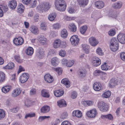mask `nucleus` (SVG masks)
Returning <instances> with one entry per match:
<instances>
[{"label": "nucleus", "mask_w": 125, "mask_h": 125, "mask_svg": "<svg viewBox=\"0 0 125 125\" xmlns=\"http://www.w3.org/2000/svg\"><path fill=\"white\" fill-rule=\"evenodd\" d=\"M97 106L100 110L101 111H106L108 109L109 107L108 105L103 101L99 102Z\"/></svg>", "instance_id": "1"}, {"label": "nucleus", "mask_w": 125, "mask_h": 125, "mask_svg": "<svg viewBox=\"0 0 125 125\" xmlns=\"http://www.w3.org/2000/svg\"><path fill=\"white\" fill-rule=\"evenodd\" d=\"M70 41L72 44L75 46L78 43L79 39L78 38V36L76 35L72 36L70 38Z\"/></svg>", "instance_id": "2"}, {"label": "nucleus", "mask_w": 125, "mask_h": 125, "mask_svg": "<svg viewBox=\"0 0 125 125\" xmlns=\"http://www.w3.org/2000/svg\"><path fill=\"white\" fill-rule=\"evenodd\" d=\"M29 78V74L27 73H24L20 76V82L22 83H24L27 81Z\"/></svg>", "instance_id": "3"}, {"label": "nucleus", "mask_w": 125, "mask_h": 125, "mask_svg": "<svg viewBox=\"0 0 125 125\" xmlns=\"http://www.w3.org/2000/svg\"><path fill=\"white\" fill-rule=\"evenodd\" d=\"M23 39L21 37L15 38L13 40L14 44L17 46L21 45L23 43Z\"/></svg>", "instance_id": "4"}, {"label": "nucleus", "mask_w": 125, "mask_h": 125, "mask_svg": "<svg viewBox=\"0 0 125 125\" xmlns=\"http://www.w3.org/2000/svg\"><path fill=\"white\" fill-rule=\"evenodd\" d=\"M97 112L95 109H93L87 112L86 114L90 118L94 117L96 116Z\"/></svg>", "instance_id": "5"}, {"label": "nucleus", "mask_w": 125, "mask_h": 125, "mask_svg": "<svg viewBox=\"0 0 125 125\" xmlns=\"http://www.w3.org/2000/svg\"><path fill=\"white\" fill-rule=\"evenodd\" d=\"M89 42L90 44L94 46H96L98 43V41L93 37H91L89 38Z\"/></svg>", "instance_id": "6"}, {"label": "nucleus", "mask_w": 125, "mask_h": 125, "mask_svg": "<svg viewBox=\"0 0 125 125\" xmlns=\"http://www.w3.org/2000/svg\"><path fill=\"white\" fill-rule=\"evenodd\" d=\"M117 38L120 43L123 44H125V35L122 33L119 34Z\"/></svg>", "instance_id": "7"}, {"label": "nucleus", "mask_w": 125, "mask_h": 125, "mask_svg": "<svg viewBox=\"0 0 125 125\" xmlns=\"http://www.w3.org/2000/svg\"><path fill=\"white\" fill-rule=\"evenodd\" d=\"M39 6L41 10L45 11L47 10L50 8V6L48 3H42Z\"/></svg>", "instance_id": "8"}, {"label": "nucleus", "mask_w": 125, "mask_h": 125, "mask_svg": "<svg viewBox=\"0 0 125 125\" xmlns=\"http://www.w3.org/2000/svg\"><path fill=\"white\" fill-rule=\"evenodd\" d=\"M57 103L58 105L60 107H66L67 105L66 102L64 99H63L58 101Z\"/></svg>", "instance_id": "9"}, {"label": "nucleus", "mask_w": 125, "mask_h": 125, "mask_svg": "<svg viewBox=\"0 0 125 125\" xmlns=\"http://www.w3.org/2000/svg\"><path fill=\"white\" fill-rule=\"evenodd\" d=\"M78 2L81 7H84L88 4L89 0H78Z\"/></svg>", "instance_id": "10"}, {"label": "nucleus", "mask_w": 125, "mask_h": 125, "mask_svg": "<svg viewBox=\"0 0 125 125\" xmlns=\"http://www.w3.org/2000/svg\"><path fill=\"white\" fill-rule=\"evenodd\" d=\"M44 78L46 81L49 83H52L54 80L52 77L48 74L44 76Z\"/></svg>", "instance_id": "11"}, {"label": "nucleus", "mask_w": 125, "mask_h": 125, "mask_svg": "<svg viewBox=\"0 0 125 125\" xmlns=\"http://www.w3.org/2000/svg\"><path fill=\"white\" fill-rule=\"evenodd\" d=\"M38 40L39 42L42 44H45L47 41V39L43 36H40L38 38Z\"/></svg>", "instance_id": "12"}, {"label": "nucleus", "mask_w": 125, "mask_h": 125, "mask_svg": "<svg viewBox=\"0 0 125 125\" xmlns=\"http://www.w3.org/2000/svg\"><path fill=\"white\" fill-rule=\"evenodd\" d=\"M122 4V2L121 1H119L113 4L112 7L115 9H118L121 7Z\"/></svg>", "instance_id": "13"}, {"label": "nucleus", "mask_w": 125, "mask_h": 125, "mask_svg": "<svg viewBox=\"0 0 125 125\" xmlns=\"http://www.w3.org/2000/svg\"><path fill=\"white\" fill-rule=\"evenodd\" d=\"M95 5L98 8L101 9L104 7V2L102 1H97L95 2Z\"/></svg>", "instance_id": "14"}, {"label": "nucleus", "mask_w": 125, "mask_h": 125, "mask_svg": "<svg viewBox=\"0 0 125 125\" xmlns=\"http://www.w3.org/2000/svg\"><path fill=\"white\" fill-rule=\"evenodd\" d=\"M51 63L52 66H56L59 63L58 59L56 57L52 58L51 60Z\"/></svg>", "instance_id": "15"}, {"label": "nucleus", "mask_w": 125, "mask_h": 125, "mask_svg": "<svg viewBox=\"0 0 125 125\" xmlns=\"http://www.w3.org/2000/svg\"><path fill=\"white\" fill-rule=\"evenodd\" d=\"M61 40L59 39H58L55 40L53 46L55 48L60 47V44L61 43Z\"/></svg>", "instance_id": "16"}, {"label": "nucleus", "mask_w": 125, "mask_h": 125, "mask_svg": "<svg viewBox=\"0 0 125 125\" xmlns=\"http://www.w3.org/2000/svg\"><path fill=\"white\" fill-rule=\"evenodd\" d=\"M50 110V107L48 105L44 106L41 109V112L43 113H46L49 112Z\"/></svg>", "instance_id": "17"}, {"label": "nucleus", "mask_w": 125, "mask_h": 125, "mask_svg": "<svg viewBox=\"0 0 125 125\" xmlns=\"http://www.w3.org/2000/svg\"><path fill=\"white\" fill-rule=\"evenodd\" d=\"M30 30L32 33L35 34H37L38 33V28L34 26H31Z\"/></svg>", "instance_id": "18"}, {"label": "nucleus", "mask_w": 125, "mask_h": 125, "mask_svg": "<svg viewBox=\"0 0 125 125\" xmlns=\"http://www.w3.org/2000/svg\"><path fill=\"white\" fill-rule=\"evenodd\" d=\"M101 84L99 83L96 82L93 85L94 89L95 91H100L101 89Z\"/></svg>", "instance_id": "19"}, {"label": "nucleus", "mask_w": 125, "mask_h": 125, "mask_svg": "<svg viewBox=\"0 0 125 125\" xmlns=\"http://www.w3.org/2000/svg\"><path fill=\"white\" fill-rule=\"evenodd\" d=\"M68 27L69 30L73 32H75L77 30L76 25L73 23H71L69 24Z\"/></svg>", "instance_id": "20"}, {"label": "nucleus", "mask_w": 125, "mask_h": 125, "mask_svg": "<svg viewBox=\"0 0 125 125\" xmlns=\"http://www.w3.org/2000/svg\"><path fill=\"white\" fill-rule=\"evenodd\" d=\"M94 74L95 76L102 75L106 76V73H104L99 70H96L94 72Z\"/></svg>", "instance_id": "21"}, {"label": "nucleus", "mask_w": 125, "mask_h": 125, "mask_svg": "<svg viewBox=\"0 0 125 125\" xmlns=\"http://www.w3.org/2000/svg\"><path fill=\"white\" fill-rule=\"evenodd\" d=\"M54 94L55 96L59 97L63 95L64 92L62 90H58L54 91Z\"/></svg>", "instance_id": "22"}, {"label": "nucleus", "mask_w": 125, "mask_h": 125, "mask_svg": "<svg viewBox=\"0 0 125 125\" xmlns=\"http://www.w3.org/2000/svg\"><path fill=\"white\" fill-rule=\"evenodd\" d=\"M21 92V91L19 89H17L14 90L12 93V96L16 97L19 95Z\"/></svg>", "instance_id": "23"}, {"label": "nucleus", "mask_w": 125, "mask_h": 125, "mask_svg": "<svg viewBox=\"0 0 125 125\" xmlns=\"http://www.w3.org/2000/svg\"><path fill=\"white\" fill-rule=\"evenodd\" d=\"M72 114L73 116H76L78 117H80L82 116L81 112L78 110L74 111Z\"/></svg>", "instance_id": "24"}, {"label": "nucleus", "mask_w": 125, "mask_h": 125, "mask_svg": "<svg viewBox=\"0 0 125 125\" xmlns=\"http://www.w3.org/2000/svg\"><path fill=\"white\" fill-rule=\"evenodd\" d=\"M17 11L20 13H23L24 10V6L21 4H20L18 6Z\"/></svg>", "instance_id": "25"}, {"label": "nucleus", "mask_w": 125, "mask_h": 125, "mask_svg": "<svg viewBox=\"0 0 125 125\" xmlns=\"http://www.w3.org/2000/svg\"><path fill=\"white\" fill-rule=\"evenodd\" d=\"M55 6H58L60 5H66L65 2L64 0H55Z\"/></svg>", "instance_id": "26"}, {"label": "nucleus", "mask_w": 125, "mask_h": 125, "mask_svg": "<svg viewBox=\"0 0 125 125\" xmlns=\"http://www.w3.org/2000/svg\"><path fill=\"white\" fill-rule=\"evenodd\" d=\"M17 6V3L15 0H12L10 2L9 6L11 9H15Z\"/></svg>", "instance_id": "27"}, {"label": "nucleus", "mask_w": 125, "mask_h": 125, "mask_svg": "<svg viewBox=\"0 0 125 125\" xmlns=\"http://www.w3.org/2000/svg\"><path fill=\"white\" fill-rule=\"evenodd\" d=\"M82 47L85 53L87 54L89 53L90 47L89 45L85 44H83Z\"/></svg>", "instance_id": "28"}, {"label": "nucleus", "mask_w": 125, "mask_h": 125, "mask_svg": "<svg viewBox=\"0 0 125 125\" xmlns=\"http://www.w3.org/2000/svg\"><path fill=\"white\" fill-rule=\"evenodd\" d=\"M11 88V86H6L2 87V91L3 92L6 93L9 92Z\"/></svg>", "instance_id": "29"}, {"label": "nucleus", "mask_w": 125, "mask_h": 125, "mask_svg": "<svg viewBox=\"0 0 125 125\" xmlns=\"http://www.w3.org/2000/svg\"><path fill=\"white\" fill-rule=\"evenodd\" d=\"M14 67V64L12 62L9 63L6 66L3 68L5 69H12Z\"/></svg>", "instance_id": "30"}, {"label": "nucleus", "mask_w": 125, "mask_h": 125, "mask_svg": "<svg viewBox=\"0 0 125 125\" xmlns=\"http://www.w3.org/2000/svg\"><path fill=\"white\" fill-rule=\"evenodd\" d=\"M38 57L41 58L44 55V51L43 50L42 48H39L38 50Z\"/></svg>", "instance_id": "31"}, {"label": "nucleus", "mask_w": 125, "mask_h": 125, "mask_svg": "<svg viewBox=\"0 0 125 125\" xmlns=\"http://www.w3.org/2000/svg\"><path fill=\"white\" fill-rule=\"evenodd\" d=\"M66 5H60L58 6H55L56 8L59 10L61 11H64L66 8Z\"/></svg>", "instance_id": "32"}, {"label": "nucleus", "mask_w": 125, "mask_h": 125, "mask_svg": "<svg viewBox=\"0 0 125 125\" xmlns=\"http://www.w3.org/2000/svg\"><path fill=\"white\" fill-rule=\"evenodd\" d=\"M61 82L64 84L67 87H70V82L67 79H62Z\"/></svg>", "instance_id": "33"}, {"label": "nucleus", "mask_w": 125, "mask_h": 125, "mask_svg": "<svg viewBox=\"0 0 125 125\" xmlns=\"http://www.w3.org/2000/svg\"><path fill=\"white\" fill-rule=\"evenodd\" d=\"M117 82L115 79H112L109 83L110 86L113 87L117 84Z\"/></svg>", "instance_id": "34"}, {"label": "nucleus", "mask_w": 125, "mask_h": 125, "mask_svg": "<svg viewBox=\"0 0 125 125\" xmlns=\"http://www.w3.org/2000/svg\"><path fill=\"white\" fill-rule=\"evenodd\" d=\"M33 52V49L32 47H29L26 51V53L28 55H31Z\"/></svg>", "instance_id": "35"}, {"label": "nucleus", "mask_w": 125, "mask_h": 125, "mask_svg": "<svg viewBox=\"0 0 125 125\" xmlns=\"http://www.w3.org/2000/svg\"><path fill=\"white\" fill-rule=\"evenodd\" d=\"M42 95V97L46 98H49L50 96V95L48 94V92H47L45 90L43 89L42 91L41 92Z\"/></svg>", "instance_id": "36"}, {"label": "nucleus", "mask_w": 125, "mask_h": 125, "mask_svg": "<svg viewBox=\"0 0 125 125\" xmlns=\"http://www.w3.org/2000/svg\"><path fill=\"white\" fill-rule=\"evenodd\" d=\"M86 72L83 69L80 70L79 71L78 74L82 78H83L86 76Z\"/></svg>", "instance_id": "37"}, {"label": "nucleus", "mask_w": 125, "mask_h": 125, "mask_svg": "<svg viewBox=\"0 0 125 125\" xmlns=\"http://www.w3.org/2000/svg\"><path fill=\"white\" fill-rule=\"evenodd\" d=\"M68 33L67 30L65 29H63L61 32V36L63 38H66L67 36Z\"/></svg>", "instance_id": "38"}, {"label": "nucleus", "mask_w": 125, "mask_h": 125, "mask_svg": "<svg viewBox=\"0 0 125 125\" xmlns=\"http://www.w3.org/2000/svg\"><path fill=\"white\" fill-rule=\"evenodd\" d=\"M118 44H115V45H110V48L113 51H116L118 49Z\"/></svg>", "instance_id": "39"}, {"label": "nucleus", "mask_w": 125, "mask_h": 125, "mask_svg": "<svg viewBox=\"0 0 125 125\" xmlns=\"http://www.w3.org/2000/svg\"><path fill=\"white\" fill-rule=\"evenodd\" d=\"M5 75L2 72H0V83L4 82L5 80Z\"/></svg>", "instance_id": "40"}, {"label": "nucleus", "mask_w": 125, "mask_h": 125, "mask_svg": "<svg viewBox=\"0 0 125 125\" xmlns=\"http://www.w3.org/2000/svg\"><path fill=\"white\" fill-rule=\"evenodd\" d=\"M101 117L103 119L105 118L111 120H112L113 119L112 115L110 114L105 115H102L101 116Z\"/></svg>", "instance_id": "41"}, {"label": "nucleus", "mask_w": 125, "mask_h": 125, "mask_svg": "<svg viewBox=\"0 0 125 125\" xmlns=\"http://www.w3.org/2000/svg\"><path fill=\"white\" fill-rule=\"evenodd\" d=\"M87 27L86 26H82L80 29V31L82 34H84L85 32Z\"/></svg>", "instance_id": "42"}, {"label": "nucleus", "mask_w": 125, "mask_h": 125, "mask_svg": "<svg viewBox=\"0 0 125 125\" xmlns=\"http://www.w3.org/2000/svg\"><path fill=\"white\" fill-rule=\"evenodd\" d=\"M111 92L110 91H108L104 92L102 94V96L104 98H108L111 95Z\"/></svg>", "instance_id": "43"}, {"label": "nucleus", "mask_w": 125, "mask_h": 125, "mask_svg": "<svg viewBox=\"0 0 125 125\" xmlns=\"http://www.w3.org/2000/svg\"><path fill=\"white\" fill-rule=\"evenodd\" d=\"M118 42L115 38H112L111 39L110 45L118 44Z\"/></svg>", "instance_id": "44"}, {"label": "nucleus", "mask_w": 125, "mask_h": 125, "mask_svg": "<svg viewBox=\"0 0 125 125\" xmlns=\"http://www.w3.org/2000/svg\"><path fill=\"white\" fill-rule=\"evenodd\" d=\"M93 103V102L90 101H84L83 104L85 106L92 105Z\"/></svg>", "instance_id": "45"}, {"label": "nucleus", "mask_w": 125, "mask_h": 125, "mask_svg": "<svg viewBox=\"0 0 125 125\" xmlns=\"http://www.w3.org/2000/svg\"><path fill=\"white\" fill-rule=\"evenodd\" d=\"M56 17V14L55 13H52L50 14L48 16V18L49 20L51 21H53Z\"/></svg>", "instance_id": "46"}, {"label": "nucleus", "mask_w": 125, "mask_h": 125, "mask_svg": "<svg viewBox=\"0 0 125 125\" xmlns=\"http://www.w3.org/2000/svg\"><path fill=\"white\" fill-rule=\"evenodd\" d=\"M35 114L34 113H30L26 114L25 118L26 119L28 117H35Z\"/></svg>", "instance_id": "47"}, {"label": "nucleus", "mask_w": 125, "mask_h": 125, "mask_svg": "<svg viewBox=\"0 0 125 125\" xmlns=\"http://www.w3.org/2000/svg\"><path fill=\"white\" fill-rule=\"evenodd\" d=\"M96 61L92 62L93 65L96 67L99 65L101 64L100 60H97Z\"/></svg>", "instance_id": "48"}, {"label": "nucleus", "mask_w": 125, "mask_h": 125, "mask_svg": "<svg viewBox=\"0 0 125 125\" xmlns=\"http://www.w3.org/2000/svg\"><path fill=\"white\" fill-rule=\"evenodd\" d=\"M5 115L4 111L2 110H0V119H3Z\"/></svg>", "instance_id": "49"}, {"label": "nucleus", "mask_w": 125, "mask_h": 125, "mask_svg": "<svg viewBox=\"0 0 125 125\" xmlns=\"http://www.w3.org/2000/svg\"><path fill=\"white\" fill-rule=\"evenodd\" d=\"M101 69L102 70H108V66L106 64V63L105 62L104 64L101 66Z\"/></svg>", "instance_id": "50"}, {"label": "nucleus", "mask_w": 125, "mask_h": 125, "mask_svg": "<svg viewBox=\"0 0 125 125\" xmlns=\"http://www.w3.org/2000/svg\"><path fill=\"white\" fill-rule=\"evenodd\" d=\"M40 28L42 30H46V24L44 22L42 23L40 25Z\"/></svg>", "instance_id": "51"}, {"label": "nucleus", "mask_w": 125, "mask_h": 125, "mask_svg": "<svg viewBox=\"0 0 125 125\" xmlns=\"http://www.w3.org/2000/svg\"><path fill=\"white\" fill-rule=\"evenodd\" d=\"M14 58L16 61L18 63H21L22 62V60L20 59V57L19 55L14 56Z\"/></svg>", "instance_id": "52"}, {"label": "nucleus", "mask_w": 125, "mask_h": 125, "mask_svg": "<svg viewBox=\"0 0 125 125\" xmlns=\"http://www.w3.org/2000/svg\"><path fill=\"white\" fill-rule=\"evenodd\" d=\"M74 62L73 60L68 61L67 66L68 67H70L74 64Z\"/></svg>", "instance_id": "53"}, {"label": "nucleus", "mask_w": 125, "mask_h": 125, "mask_svg": "<svg viewBox=\"0 0 125 125\" xmlns=\"http://www.w3.org/2000/svg\"><path fill=\"white\" fill-rule=\"evenodd\" d=\"M96 52L97 54L99 55H103L102 49L100 48H98L96 50Z\"/></svg>", "instance_id": "54"}, {"label": "nucleus", "mask_w": 125, "mask_h": 125, "mask_svg": "<svg viewBox=\"0 0 125 125\" xmlns=\"http://www.w3.org/2000/svg\"><path fill=\"white\" fill-rule=\"evenodd\" d=\"M50 117L49 116H41L39 117V121L40 122H41L42 121L45 119L49 118Z\"/></svg>", "instance_id": "55"}, {"label": "nucleus", "mask_w": 125, "mask_h": 125, "mask_svg": "<svg viewBox=\"0 0 125 125\" xmlns=\"http://www.w3.org/2000/svg\"><path fill=\"white\" fill-rule=\"evenodd\" d=\"M54 70L57 72L59 75L61 74L62 73V70L61 68H54Z\"/></svg>", "instance_id": "56"}, {"label": "nucleus", "mask_w": 125, "mask_h": 125, "mask_svg": "<svg viewBox=\"0 0 125 125\" xmlns=\"http://www.w3.org/2000/svg\"><path fill=\"white\" fill-rule=\"evenodd\" d=\"M68 114L66 112H64L62 114L61 116V118L62 119H64L66 118L67 117Z\"/></svg>", "instance_id": "57"}, {"label": "nucleus", "mask_w": 125, "mask_h": 125, "mask_svg": "<svg viewBox=\"0 0 125 125\" xmlns=\"http://www.w3.org/2000/svg\"><path fill=\"white\" fill-rule=\"evenodd\" d=\"M115 31L113 30H110L108 32V34L110 36H113L115 34Z\"/></svg>", "instance_id": "58"}, {"label": "nucleus", "mask_w": 125, "mask_h": 125, "mask_svg": "<svg viewBox=\"0 0 125 125\" xmlns=\"http://www.w3.org/2000/svg\"><path fill=\"white\" fill-rule=\"evenodd\" d=\"M36 92V89L34 88L32 89L30 91V94L31 95H35Z\"/></svg>", "instance_id": "59"}, {"label": "nucleus", "mask_w": 125, "mask_h": 125, "mask_svg": "<svg viewBox=\"0 0 125 125\" xmlns=\"http://www.w3.org/2000/svg\"><path fill=\"white\" fill-rule=\"evenodd\" d=\"M60 44V48H64L66 46V43L65 41H62Z\"/></svg>", "instance_id": "60"}, {"label": "nucleus", "mask_w": 125, "mask_h": 125, "mask_svg": "<svg viewBox=\"0 0 125 125\" xmlns=\"http://www.w3.org/2000/svg\"><path fill=\"white\" fill-rule=\"evenodd\" d=\"M59 54L61 56L64 57L66 54L64 50H61L60 51Z\"/></svg>", "instance_id": "61"}, {"label": "nucleus", "mask_w": 125, "mask_h": 125, "mask_svg": "<svg viewBox=\"0 0 125 125\" xmlns=\"http://www.w3.org/2000/svg\"><path fill=\"white\" fill-rule=\"evenodd\" d=\"M120 57L121 59L124 61H125V52H121Z\"/></svg>", "instance_id": "62"}, {"label": "nucleus", "mask_w": 125, "mask_h": 125, "mask_svg": "<svg viewBox=\"0 0 125 125\" xmlns=\"http://www.w3.org/2000/svg\"><path fill=\"white\" fill-rule=\"evenodd\" d=\"M19 110V108L18 107H14L11 109V111L14 113H16L18 112Z\"/></svg>", "instance_id": "63"}, {"label": "nucleus", "mask_w": 125, "mask_h": 125, "mask_svg": "<svg viewBox=\"0 0 125 125\" xmlns=\"http://www.w3.org/2000/svg\"><path fill=\"white\" fill-rule=\"evenodd\" d=\"M61 125H71V124L68 121H65L62 122Z\"/></svg>", "instance_id": "64"}]
</instances>
